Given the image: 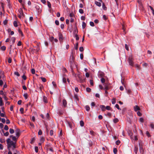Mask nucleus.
<instances>
[{
  "label": "nucleus",
  "instance_id": "f257e3e1",
  "mask_svg": "<svg viewBox=\"0 0 154 154\" xmlns=\"http://www.w3.org/2000/svg\"><path fill=\"white\" fill-rule=\"evenodd\" d=\"M7 143L8 149H11L13 150H14L16 152L17 151L15 150L16 148V144L17 143L11 140L10 139L8 138L7 139Z\"/></svg>",
  "mask_w": 154,
  "mask_h": 154
},
{
  "label": "nucleus",
  "instance_id": "f03ea898",
  "mask_svg": "<svg viewBox=\"0 0 154 154\" xmlns=\"http://www.w3.org/2000/svg\"><path fill=\"white\" fill-rule=\"evenodd\" d=\"M128 60L129 65L132 66H133L134 64L133 62L134 59L133 57V56L132 55H131L129 56Z\"/></svg>",
  "mask_w": 154,
  "mask_h": 154
},
{
  "label": "nucleus",
  "instance_id": "7ed1b4c3",
  "mask_svg": "<svg viewBox=\"0 0 154 154\" xmlns=\"http://www.w3.org/2000/svg\"><path fill=\"white\" fill-rule=\"evenodd\" d=\"M74 60L75 59L73 56H71L69 59V62H70L71 66L74 65Z\"/></svg>",
  "mask_w": 154,
  "mask_h": 154
},
{
  "label": "nucleus",
  "instance_id": "20e7f679",
  "mask_svg": "<svg viewBox=\"0 0 154 154\" xmlns=\"http://www.w3.org/2000/svg\"><path fill=\"white\" fill-rule=\"evenodd\" d=\"M18 11L20 13V14L18 15V17L20 18H21V17L22 16H23V17H24L25 16L23 13V11L22 8H20L19 9Z\"/></svg>",
  "mask_w": 154,
  "mask_h": 154
},
{
  "label": "nucleus",
  "instance_id": "39448f33",
  "mask_svg": "<svg viewBox=\"0 0 154 154\" xmlns=\"http://www.w3.org/2000/svg\"><path fill=\"white\" fill-rule=\"evenodd\" d=\"M16 135L18 138L19 137L20 134V130L19 129H17L16 130Z\"/></svg>",
  "mask_w": 154,
  "mask_h": 154
},
{
  "label": "nucleus",
  "instance_id": "423d86ee",
  "mask_svg": "<svg viewBox=\"0 0 154 154\" xmlns=\"http://www.w3.org/2000/svg\"><path fill=\"white\" fill-rule=\"evenodd\" d=\"M134 111L135 112H137L138 110H140V108L137 105H136L134 107Z\"/></svg>",
  "mask_w": 154,
  "mask_h": 154
},
{
  "label": "nucleus",
  "instance_id": "0eeeda50",
  "mask_svg": "<svg viewBox=\"0 0 154 154\" xmlns=\"http://www.w3.org/2000/svg\"><path fill=\"white\" fill-rule=\"evenodd\" d=\"M59 40L60 41H62L63 40V36L62 34L61 33H60L59 34Z\"/></svg>",
  "mask_w": 154,
  "mask_h": 154
},
{
  "label": "nucleus",
  "instance_id": "6e6552de",
  "mask_svg": "<svg viewBox=\"0 0 154 154\" xmlns=\"http://www.w3.org/2000/svg\"><path fill=\"white\" fill-rule=\"evenodd\" d=\"M50 40L51 41L53 42L54 41L55 42H57L58 41V40L56 38H54L53 36L51 37L50 38Z\"/></svg>",
  "mask_w": 154,
  "mask_h": 154
},
{
  "label": "nucleus",
  "instance_id": "1a4fd4ad",
  "mask_svg": "<svg viewBox=\"0 0 154 154\" xmlns=\"http://www.w3.org/2000/svg\"><path fill=\"white\" fill-rule=\"evenodd\" d=\"M109 84L108 83H107L106 84L104 85V88H103L104 89H105L106 90H107L109 89V88L108 87V85H109Z\"/></svg>",
  "mask_w": 154,
  "mask_h": 154
},
{
  "label": "nucleus",
  "instance_id": "9d476101",
  "mask_svg": "<svg viewBox=\"0 0 154 154\" xmlns=\"http://www.w3.org/2000/svg\"><path fill=\"white\" fill-rule=\"evenodd\" d=\"M51 147V146L50 144H47L45 145V148L47 150H48L49 148Z\"/></svg>",
  "mask_w": 154,
  "mask_h": 154
},
{
  "label": "nucleus",
  "instance_id": "9b49d317",
  "mask_svg": "<svg viewBox=\"0 0 154 154\" xmlns=\"http://www.w3.org/2000/svg\"><path fill=\"white\" fill-rule=\"evenodd\" d=\"M95 4L99 7H100L101 6V3L100 2H99L97 1L95 2Z\"/></svg>",
  "mask_w": 154,
  "mask_h": 154
},
{
  "label": "nucleus",
  "instance_id": "f8f14e48",
  "mask_svg": "<svg viewBox=\"0 0 154 154\" xmlns=\"http://www.w3.org/2000/svg\"><path fill=\"white\" fill-rule=\"evenodd\" d=\"M63 105L64 107H66V104H67V102L65 100H63Z\"/></svg>",
  "mask_w": 154,
  "mask_h": 154
},
{
  "label": "nucleus",
  "instance_id": "ddd939ff",
  "mask_svg": "<svg viewBox=\"0 0 154 154\" xmlns=\"http://www.w3.org/2000/svg\"><path fill=\"white\" fill-rule=\"evenodd\" d=\"M100 107L103 111H105L106 110V107L104 105H100Z\"/></svg>",
  "mask_w": 154,
  "mask_h": 154
},
{
  "label": "nucleus",
  "instance_id": "4468645a",
  "mask_svg": "<svg viewBox=\"0 0 154 154\" xmlns=\"http://www.w3.org/2000/svg\"><path fill=\"white\" fill-rule=\"evenodd\" d=\"M18 137H16L15 136L12 137V139L13 140V141L14 142H16L17 143V139H18Z\"/></svg>",
  "mask_w": 154,
  "mask_h": 154
},
{
  "label": "nucleus",
  "instance_id": "2eb2a0df",
  "mask_svg": "<svg viewBox=\"0 0 154 154\" xmlns=\"http://www.w3.org/2000/svg\"><path fill=\"white\" fill-rule=\"evenodd\" d=\"M78 77L79 78V81L80 82H83V80L81 78V76L80 75H78Z\"/></svg>",
  "mask_w": 154,
  "mask_h": 154
},
{
  "label": "nucleus",
  "instance_id": "dca6fc26",
  "mask_svg": "<svg viewBox=\"0 0 154 154\" xmlns=\"http://www.w3.org/2000/svg\"><path fill=\"white\" fill-rule=\"evenodd\" d=\"M102 8L105 11H106L107 10V7L106 6L104 3H103L102 4Z\"/></svg>",
  "mask_w": 154,
  "mask_h": 154
},
{
  "label": "nucleus",
  "instance_id": "f3484780",
  "mask_svg": "<svg viewBox=\"0 0 154 154\" xmlns=\"http://www.w3.org/2000/svg\"><path fill=\"white\" fill-rule=\"evenodd\" d=\"M86 26V23L84 22H82V27L83 29L85 28Z\"/></svg>",
  "mask_w": 154,
  "mask_h": 154
},
{
  "label": "nucleus",
  "instance_id": "a211bd4d",
  "mask_svg": "<svg viewBox=\"0 0 154 154\" xmlns=\"http://www.w3.org/2000/svg\"><path fill=\"white\" fill-rule=\"evenodd\" d=\"M80 124L81 126H83L84 124V122L82 120L80 122Z\"/></svg>",
  "mask_w": 154,
  "mask_h": 154
},
{
  "label": "nucleus",
  "instance_id": "6ab92c4d",
  "mask_svg": "<svg viewBox=\"0 0 154 154\" xmlns=\"http://www.w3.org/2000/svg\"><path fill=\"white\" fill-rule=\"evenodd\" d=\"M138 150V148L137 147L135 146L134 150V152L136 154H137Z\"/></svg>",
  "mask_w": 154,
  "mask_h": 154
},
{
  "label": "nucleus",
  "instance_id": "aec40b11",
  "mask_svg": "<svg viewBox=\"0 0 154 154\" xmlns=\"http://www.w3.org/2000/svg\"><path fill=\"white\" fill-rule=\"evenodd\" d=\"M0 116L2 117H6V116H5V112H3V113H1V114H0Z\"/></svg>",
  "mask_w": 154,
  "mask_h": 154
},
{
  "label": "nucleus",
  "instance_id": "412c9836",
  "mask_svg": "<svg viewBox=\"0 0 154 154\" xmlns=\"http://www.w3.org/2000/svg\"><path fill=\"white\" fill-rule=\"evenodd\" d=\"M101 82L102 83H105V79L103 77L100 80Z\"/></svg>",
  "mask_w": 154,
  "mask_h": 154
},
{
  "label": "nucleus",
  "instance_id": "4be33fe9",
  "mask_svg": "<svg viewBox=\"0 0 154 154\" xmlns=\"http://www.w3.org/2000/svg\"><path fill=\"white\" fill-rule=\"evenodd\" d=\"M9 132L11 134H12L14 133V130L13 129H11V128H10L9 129Z\"/></svg>",
  "mask_w": 154,
  "mask_h": 154
},
{
  "label": "nucleus",
  "instance_id": "5701e85b",
  "mask_svg": "<svg viewBox=\"0 0 154 154\" xmlns=\"http://www.w3.org/2000/svg\"><path fill=\"white\" fill-rule=\"evenodd\" d=\"M146 134L148 137H150L151 136L149 132L147 131L146 132Z\"/></svg>",
  "mask_w": 154,
  "mask_h": 154
},
{
  "label": "nucleus",
  "instance_id": "b1692460",
  "mask_svg": "<svg viewBox=\"0 0 154 154\" xmlns=\"http://www.w3.org/2000/svg\"><path fill=\"white\" fill-rule=\"evenodd\" d=\"M112 104H114L116 102V99L115 98H113L112 99Z\"/></svg>",
  "mask_w": 154,
  "mask_h": 154
},
{
  "label": "nucleus",
  "instance_id": "393cba45",
  "mask_svg": "<svg viewBox=\"0 0 154 154\" xmlns=\"http://www.w3.org/2000/svg\"><path fill=\"white\" fill-rule=\"evenodd\" d=\"M44 140H45V139L43 137H41V138L40 139V140L41 142L42 143H43L44 142Z\"/></svg>",
  "mask_w": 154,
  "mask_h": 154
},
{
  "label": "nucleus",
  "instance_id": "a878e982",
  "mask_svg": "<svg viewBox=\"0 0 154 154\" xmlns=\"http://www.w3.org/2000/svg\"><path fill=\"white\" fill-rule=\"evenodd\" d=\"M135 66L136 68H137L138 69H140V65L138 64H136L135 65Z\"/></svg>",
  "mask_w": 154,
  "mask_h": 154
},
{
  "label": "nucleus",
  "instance_id": "bb28decb",
  "mask_svg": "<svg viewBox=\"0 0 154 154\" xmlns=\"http://www.w3.org/2000/svg\"><path fill=\"white\" fill-rule=\"evenodd\" d=\"M18 32L19 34H20L22 36H23V33L21 30L20 29H18Z\"/></svg>",
  "mask_w": 154,
  "mask_h": 154
},
{
  "label": "nucleus",
  "instance_id": "cd10ccee",
  "mask_svg": "<svg viewBox=\"0 0 154 154\" xmlns=\"http://www.w3.org/2000/svg\"><path fill=\"white\" fill-rule=\"evenodd\" d=\"M113 121L115 123H116L119 122V119L117 118H115L113 119Z\"/></svg>",
  "mask_w": 154,
  "mask_h": 154
},
{
  "label": "nucleus",
  "instance_id": "c85d7f7f",
  "mask_svg": "<svg viewBox=\"0 0 154 154\" xmlns=\"http://www.w3.org/2000/svg\"><path fill=\"white\" fill-rule=\"evenodd\" d=\"M28 96V94L26 93L24 94L23 95V96L24 97L25 99H26L27 98Z\"/></svg>",
  "mask_w": 154,
  "mask_h": 154
},
{
  "label": "nucleus",
  "instance_id": "c756f323",
  "mask_svg": "<svg viewBox=\"0 0 154 154\" xmlns=\"http://www.w3.org/2000/svg\"><path fill=\"white\" fill-rule=\"evenodd\" d=\"M99 76L102 78L104 76V74L103 73H99Z\"/></svg>",
  "mask_w": 154,
  "mask_h": 154
},
{
  "label": "nucleus",
  "instance_id": "7c9ffc66",
  "mask_svg": "<svg viewBox=\"0 0 154 154\" xmlns=\"http://www.w3.org/2000/svg\"><path fill=\"white\" fill-rule=\"evenodd\" d=\"M14 25L15 27H17L18 26L17 23L16 21H14Z\"/></svg>",
  "mask_w": 154,
  "mask_h": 154
},
{
  "label": "nucleus",
  "instance_id": "2f4dec72",
  "mask_svg": "<svg viewBox=\"0 0 154 154\" xmlns=\"http://www.w3.org/2000/svg\"><path fill=\"white\" fill-rule=\"evenodd\" d=\"M139 121L142 123L144 122V119L142 117L140 118L139 119Z\"/></svg>",
  "mask_w": 154,
  "mask_h": 154
},
{
  "label": "nucleus",
  "instance_id": "473e14b6",
  "mask_svg": "<svg viewBox=\"0 0 154 154\" xmlns=\"http://www.w3.org/2000/svg\"><path fill=\"white\" fill-rule=\"evenodd\" d=\"M86 110L87 111H88L90 109V107L88 106H85Z\"/></svg>",
  "mask_w": 154,
  "mask_h": 154
},
{
  "label": "nucleus",
  "instance_id": "72a5a7b5",
  "mask_svg": "<svg viewBox=\"0 0 154 154\" xmlns=\"http://www.w3.org/2000/svg\"><path fill=\"white\" fill-rule=\"evenodd\" d=\"M117 152V150L116 148H114L113 149V152L115 154H116Z\"/></svg>",
  "mask_w": 154,
  "mask_h": 154
},
{
  "label": "nucleus",
  "instance_id": "f704fd0d",
  "mask_svg": "<svg viewBox=\"0 0 154 154\" xmlns=\"http://www.w3.org/2000/svg\"><path fill=\"white\" fill-rule=\"evenodd\" d=\"M9 134V133L8 131L6 132V133H4V135L5 136H8Z\"/></svg>",
  "mask_w": 154,
  "mask_h": 154
},
{
  "label": "nucleus",
  "instance_id": "c9c22d12",
  "mask_svg": "<svg viewBox=\"0 0 154 154\" xmlns=\"http://www.w3.org/2000/svg\"><path fill=\"white\" fill-rule=\"evenodd\" d=\"M4 129L6 131L8 130L9 129L8 126L7 125H5L4 127Z\"/></svg>",
  "mask_w": 154,
  "mask_h": 154
},
{
  "label": "nucleus",
  "instance_id": "e433bc0d",
  "mask_svg": "<svg viewBox=\"0 0 154 154\" xmlns=\"http://www.w3.org/2000/svg\"><path fill=\"white\" fill-rule=\"evenodd\" d=\"M41 78L42 79V82H46V79L45 78H43V77H41Z\"/></svg>",
  "mask_w": 154,
  "mask_h": 154
},
{
  "label": "nucleus",
  "instance_id": "4c0bfd02",
  "mask_svg": "<svg viewBox=\"0 0 154 154\" xmlns=\"http://www.w3.org/2000/svg\"><path fill=\"white\" fill-rule=\"evenodd\" d=\"M62 70H63V72L64 73L67 72V70L64 67L62 69Z\"/></svg>",
  "mask_w": 154,
  "mask_h": 154
},
{
  "label": "nucleus",
  "instance_id": "58836bf2",
  "mask_svg": "<svg viewBox=\"0 0 154 154\" xmlns=\"http://www.w3.org/2000/svg\"><path fill=\"white\" fill-rule=\"evenodd\" d=\"M86 91L88 92H90L91 91V89L89 88H86Z\"/></svg>",
  "mask_w": 154,
  "mask_h": 154
},
{
  "label": "nucleus",
  "instance_id": "ea45409f",
  "mask_svg": "<svg viewBox=\"0 0 154 154\" xmlns=\"http://www.w3.org/2000/svg\"><path fill=\"white\" fill-rule=\"evenodd\" d=\"M42 131L41 129H40L38 132V134L39 135H41L42 134Z\"/></svg>",
  "mask_w": 154,
  "mask_h": 154
},
{
  "label": "nucleus",
  "instance_id": "a19ab883",
  "mask_svg": "<svg viewBox=\"0 0 154 154\" xmlns=\"http://www.w3.org/2000/svg\"><path fill=\"white\" fill-rule=\"evenodd\" d=\"M1 49L3 51H5L6 49V47L4 46H2L1 47Z\"/></svg>",
  "mask_w": 154,
  "mask_h": 154
},
{
  "label": "nucleus",
  "instance_id": "79ce46f5",
  "mask_svg": "<svg viewBox=\"0 0 154 154\" xmlns=\"http://www.w3.org/2000/svg\"><path fill=\"white\" fill-rule=\"evenodd\" d=\"M47 4H48V7L49 8H51V3L49 2L48 1L47 2Z\"/></svg>",
  "mask_w": 154,
  "mask_h": 154
},
{
  "label": "nucleus",
  "instance_id": "37998d69",
  "mask_svg": "<svg viewBox=\"0 0 154 154\" xmlns=\"http://www.w3.org/2000/svg\"><path fill=\"white\" fill-rule=\"evenodd\" d=\"M14 74L15 75H17V76H19L20 75V74L17 72H15Z\"/></svg>",
  "mask_w": 154,
  "mask_h": 154
},
{
  "label": "nucleus",
  "instance_id": "c03bdc74",
  "mask_svg": "<svg viewBox=\"0 0 154 154\" xmlns=\"http://www.w3.org/2000/svg\"><path fill=\"white\" fill-rule=\"evenodd\" d=\"M79 51L81 52H82L84 51V48L83 47H81L79 48Z\"/></svg>",
  "mask_w": 154,
  "mask_h": 154
},
{
  "label": "nucleus",
  "instance_id": "a18cd8bd",
  "mask_svg": "<svg viewBox=\"0 0 154 154\" xmlns=\"http://www.w3.org/2000/svg\"><path fill=\"white\" fill-rule=\"evenodd\" d=\"M20 111L22 114H23V111H24V109H23V108H20Z\"/></svg>",
  "mask_w": 154,
  "mask_h": 154
},
{
  "label": "nucleus",
  "instance_id": "49530a36",
  "mask_svg": "<svg viewBox=\"0 0 154 154\" xmlns=\"http://www.w3.org/2000/svg\"><path fill=\"white\" fill-rule=\"evenodd\" d=\"M78 44H79L78 42H77L76 43V45H75V49L76 50H77L78 49Z\"/></svg>",
  "mask_w": 154,
  "mask_h": 154
},
{
  "label": "nucleus",
  "instance_id": "de8ad7c7",
  "mask_svg": "<svg viewBox=\"0 0 154 154\" xmlns=\"http://www.w3.org/2000/svg\"><path fill=\"white\" fill-rule=\"evenodd\" d=\"M79 13L81 14H83L84 13L83 10L82 9H79Z\"/></svg>",
  "mask_w": 154,
  "mask_h": 154
},
{
  "label": "nucleus",
  "instance_id": "09e8293b",
  "mask_svg": "<svg viewBox=\"0 0 154 154\" xmlns=\"http://www.w3.org/2000/svg\"><path fill=\"white\" fill-rule=\"evenodd\" d=\"M90 25L92 26H94V23L93 22L91 21L90 22Z\"/></svg>",
  "mask_w": 154,
  "mask_h": 154
},
{
  "label": "nucleus",
  "instance_id": "8fccbe9b",
  "mask_svg": "<svg viewBox=\"0 0 154 154\" xmlns=\"http://www.w3.org/2000/svg\"><path fill=\"white\" fill-rule=\"evenodd\" d=\"M137 113L138 116H142V114L140 111H138Z\"/></svg>",
  "mask_w": 154,
  "mask_h": 154
},
{
  "label": "nucleus",
  "instance_id": "3c124183",
  "mask_svg": "<svg viewBox=\"0 0 154 154\" xmlns=\"http://www.w3.org/2000/svg\"><path fill=\"white\" fill-rule=\"evenodd\" d=\"M35 150L36 153H37L38 152V148L37 146L35 147Z\"/></svg>",
  "mask_w": 154,
  "mask_h": 154
},
{
  "label": "nucleus",
  "instance_id": "603ef678",
  "mask_svg": "<svg viewBox=\"0 0 154 154\" xmlns=\"http://www.w3.org/2000/svg\"><path fill=\"white\" fill-rule=\"evenodd\" d=\"M43 100L45 103L47 102V99L46 97H44L43 98Z\"/></svg>",
  "mask_w": 154,
  "mask_h": 154
},
{
  "label": "nucleus",
  "instance_id": "864d4df0",
  "mask_svg": "<svg viewBox=\"0 0 154 154\" xmlns=\"http://www.w3.org/2000/svg\"><path fill=\"white\" fill-rule=\"evenodd\" d=\"M53 133H54L53 131V130H51L50 131V135L51 136L53 135Z\"/></svg>",
  "mask_w": 154,
  "mask_h": 154
},
{
  "label": "nucleus",
  "instance_id": "5fc2aeb1",
  "mask_svg": "<svg viewBox=\"0 0 154 154\" xmlns=\"http://www.w3.org/2000/svg\"><path fill=\"white\" fill-rule=\"evenodd\" d=\"M1 6L2 7V9H3V11L4 9V4L2 2L1 3Z\"/></svg>",
  "mask_w": 154,
  "mask_h": 154
},
{
  "label": "nucleus",
  "instance_id": "6e6d98bb",
  "mask_svg": "<svg viewBox=\"0 0 154 154\" xmlns=\"http://www.w3.org/2000/svg\"><path fill=\"white\" fill-rule=\"evenodd\" d=\"M31 72L32 74H34L35 72V71L34 69H31Z\"/></svg>",
  "mask_w": 154,
  "mask_h": 154
},
{
  "label": "nucleus",
  "instance_id": "4d7b16f0",
  "mask_svg": "<svg viewBox=\"0 0 154 154\" xmlns=\"http://www.w3.org/2000/svg\"><path fill=\"white\" fill-rule=\"evenodd\" d=\"M125 46L126 49L128 51L129 48L128 45L127 44H125Z\"/></svg>",
  "mask_w": 154,
  "mask_h": 154
},
{
  "label": "nucleus",
  "instance_id": "13d9d810",
  "mask_svg": "<svg viewBox=\"0 0 154 154\" xmlns=\"http://www.w3.org/2000/svg\"><path fill=\"white\" fill-rule=\"evenodd\" d=\"M106 109L108 110H110L111 109V107L109 106H107L106 107Z\"/></svg>",
  "mask_w": 154,
  "mask_h": 154
},
{
  "label": "nucleus",
  "instance_id": "bf43d9fd",
  "mask_svg": "<svg viewBox=\"0 0 154 154\" xmlns=\"http://www.w3.org/2000/svg\"><path fill=\"white\" fill-rule=\"evenodd\" d=\"M90 84L91 85L93 86V80H90Z\"/></svg>",
  "mask_w": 154,
  "mask_h": 154
},
{
  "label": "nucleus",
  "instance_id": "052dcab7",
  "mask_svg": "<svg viewBox=\"0 0 154 154\" xmlns=\"http://www.w3.org/2000/svg\"><path fill=\"white\" fill-rule=\"evenodd\" d=\"M22 43L21 41H19L17 44V45L18 46H20L21 45Z\"/></svg>",
  "mask_w": 154,
  "mask_h": 154
},
{
  "label": "nucleus",
  "instance_id": "680f3d73",
  "mask_svg": "<svg viewBox=\"0 0 154 154\" xmlns=\"http://www.w3.org/2000/svg\"><path fill=\"white\" fill-rule=\"evenodd\" d=\"M22 78H23V79L24 80H26V76L24 75H23L22 76Z\"/></svg>",
  "mask_w": 154,
  "mask_h": 154
},
{
  "label": "nucleus",
  "instance_id": "e2e57ef3",
  "mask_svg": "<svg viewBox=\"0 0 154 154\" xmlns=\"http://www.w3.org/2000/svg\"><path fill=\"white\" fill-rule=\"evenodd\" d=\"M0 141L1 143H4L5 142V140L4 139H0Z\"/></svg>",
  "mask_w": 154,
  "mask_h": 154
},
{
  "label": "nucleus",
  "instance_id": "0e129e2a",
  "mask_svg": "<svg viewBox=\"0 0 154 154\" xmlns=\"http://www.w3.org/2000/svg\"><path fill=\"white\" fill-rule=\"evenodd\" d=\"M81 19L82 20H85V16H82L81 17Z\"/></svg>",
  "mask_w": 154,
  "mask_h": 154
},
{
  "label": "nucleus",
  "instance_id": "69168bd1",
  "mask_svg": "<svg viewBox=\"0 0 154 154\" xmlns=\"http://www.w3.org/2000/svg\"><path fill=\"white\" fill-rule=\"evenodd\" d=\"M55 23L57 25H59V22L57 20H55Z\"/></svg>",
  "mask_w": 154,
  "mask_h": 154
},
{
  "label": "nucleus",
  "instance_id": "338daca9",
  "mask_svg": "<svg viewBox=\"0 0 154 154\" xmlns=\"http://www.w3.org/2000/svg\"><path fill=\"white\" fill-rule=\"evenodd\" d=\"M150 126L152 128H154V124L153 123L151 124L150 125Z\"/></svg>",
  "mask_w": 154,
  "mask_h": 154
},
{
  "label": "nucleus",
  "instance_id": "774afa93",
  "mask_svg": "<svg viewBox=\"0 0 154 154\" xmlns=\"http://www.w3.org/2000/svg\"><path fill=\"white\" fill-rule=\"evenodd\" d=\"M8 149V151H9L8 152V154H12V152H11V150H12V149Z\"/></svg>",
  "mask_w": 154,
  "mask_h": 154
}]
</instances>
